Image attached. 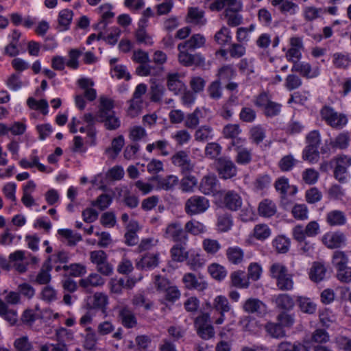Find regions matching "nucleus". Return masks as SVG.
Listing matches in <instances>:
<instances>
[{"label": "nucleus", "mask_w": 351, "mask_h": 351, "mask_svg": "<svg viewBox=\"0 0 351 351\" xmlns=\"http://www.w3.org/2000/svg\"><path fill=\"white\" fill-rule=\"evenodd\" d=\"M351 166V157L341 155L336 159L335 177L341 182H346L348 178V169Z\"/></svg>", "instance_id": "8"}, {"label": "nucleus", "mask_w": 351, "mask_h": 351, "mask_svg": "<svg viewBox=\"0 0 351 351\" xmlns=\"http://www.w3.org/2000/svg\"><path fill=\"white\" fill-rule=\"evenodd\" d=\"M323 13V9L315 6H305L303 8V16L307 21H312L318 19Z\"/></svg>", "instance_id": "56"}, {"label": "nucleus", "mask_w": 351, "mask_h": 351, "mask_svg": "<svg viewBox=\"0 0 351 351\" xmlns=\"http://www.w3.org/2000/svg\"><path fill=\"white\" fill-rule=\"evenodd\" d=\"M332 63L337 69H346L350 65L351 58L348 53H335L332 55Z\"/></svg>", "instance_id": "44"}, {"label": "nucleus", "mask_w": 351, "mask_h": 351, "mask_svg": "<svg viewBox=\"0 0 351 351\" xmlns=\"http://www.w3.org/2000/svg\"><path fill=\"white\" fill-rule=\"evenodd\" d=\"M58 233L64 237L68 241V245L71 246L75 245L77 243L82 239L80 234L74 232L70 229H59Z\"/></svg>", "instance_id": "47"}, {"label": "nucleus", "mask_w": 351, "mask_h": 351, "mask_svg": "<svg viewBox=\"0 0 351 351\" xmlns=\"http://www.w3.org/2000/svg\"><path fill=\"white\" fill-rule=\"evenodd\" d=\"M226 256L230 263L239 265L243 260L244 252L239 247H230L226 250Z\"/></svg>", "instance_id": "39"}, {"label": "nucleus", "mask_w": 351, "mask_h": 351, "mask_svg": "<svg viewBox=\"0 0 351 351\" xmlns=\"http://www.w3.org/2000/svg\"><path fill=\"white\" fill-rule=\"evenodd\" d=\"M233 225L232 219L230 215L223 214L218 217L217 226L219 231L228 232Z\"/></svg>", "instance_id": "59"}, {"label": "nucleus", "mask_w": 351, "mask_h": 351, "mask_svg": "<svg viewBox=\"0 0 351 351\" xmlns=\"http://www.w3.org/2000/svg\"><path fill=\"white\" fill-rule=\"evenodd\" d=\"M204 250L210 255H215L221 249V245L217 240L206 238L202 241Z\"/></svg>", "instance_id": "50"}, {"label": "nucleus", "mask_w": 351, "mask_h": 351, "mask_svg": "<svg viewBox=\"0 0 351 351\" xmlns=\"http://www.w3.org/2000/svg\"><path fill=\"white\" fill-rule=\"evenodd\" d=\"M265 330L267 335L275 339L282 338L286 335L285 330L279 323L269 322L265 325Z\"/></svg>", "instance_id": "43"}, {"label": "nucleus", "mask_w": 351, "mask_h": 351, "mask_svg": "<svg viewBox=\"0 0 351 351\" xmlns=\"http://www.w3.org/2000/svg\"><path fill=\"white\" fill-rule=\"evenodd\" d=\"M167 80L168 89L175 95H178L186 89V86L180 80V75L178 73H169L167 75Z\"/></svg>", "instance_id": "17"}, {"label": "nucleus", "mask_w": 351, "mask_h": 351, "mask_svg": "<svg viewBox=\"0 0 351 351\" xmlns=\"http://www.w3.org/2000/svg\"><path fill=\"white\" fill-rule=\"evenodd\" d=\"M296 160L293 155L284 156L278 162V167L282 171H289L297 165Z\"/></svg>", "instance_id": "54"}, {"label": "nucleus", "mask_w": 351, "mask_h": 351, "mask_svg": "<svg viewBox=\"0 0 351 351\" xmlns=\"http://www.w3.org/2000/svg\"><path fill=\"white\" fill-rule=\"evenodd\" d=\"M258 214L263 217H271L277 211L276 206L274 202L265 199L260 202L258 208Z\"/></svg>", "instance_id": "33"}, {"label": "nucleus", "mask_w": 351, "mask_h": 351, "mask_svg": "<svg viewBox=\"0 0 351 351\" xmlns=\"http://www.w3.org/2000/svg\"><path fill=\"white\" fill-rule=\"evenodd\" d=\"M172 260L176 262H183L188 258V252L180 244L174 245L170 251Z\"/></svg>", "instance_id": "48"}, {"label": "nucleus", "mask_w": 351, "mask_h": 351, "mask_svg": "<svg viewBox=\"0 0 351 351\" xmlns=\"http://www.w3.org/2000/svg\"><path fill=\"white\" fill-rule=\"evenodd\" d=\"M291 71L300 73L306 78H314L319 75V68L318 66L313 67L309 63L305 62H299L293 64Z\"/></svg>", "instance_id": "15"}, {"label": "nucleus", "mask_w": 351, "mask_h": 351, "mask_svg": "<svg viewBox=\"0 0 351 351\" xmlns=\"http://www.w3.org/2000/svg\"><path fill=\"white\" fill-rule=\"evenodd\" d=\"M97 121L104 123L105 128L109 130H114L120 127L121 122L119 119L115 116L114 113L106 115L104 117L96 119Z\"/></svg>", "instance_id": "46"}, {"label": "nucleus", "mask_w": 351, "mask_h": 351, "mask_svg": "<svg viewBox=\"0 0 351 351\" xmlns=\"http://www.w3.org/2000/svg\"><path fill=\"white\" fill-rule=\"evenodd\" d=\"M272 244L278 252L286 253L289 249L290 241L284 236H278L274 239Z\"/></svg>", "instance_id": "57"}, {"label": "nucleus", "mask_w": 351, "mask_h": 351, "mask_svg": "<svg viewBox=\"0 0 351 351\" xmlns=\"http://www.w3.org/2000/svg\"><path fill=\"white\" fill-rule=\"evenodd\" d=\"M276 351H308V350L300 343H291L289 341H285L278 345Z\"/></svg>", "instance_id": "51"}, {"label": "nucleus", "mask_w": 351, "mask_h": 351, "mask_svg": "<svg viewBox=\"0 0 351 351\" xmlns=\"http://www.w3.org/2000/svg\"><path fill=\"white\" fill-rule=\"evenodd\" d=\"M250 138L256 144H259L265 138V130L261 125H254L250 130Z\"/></svg>", "instance_id": "64"}, {"label": "nucleus", "mask_w": 351, "mask_h": 351, "mask_svg": "<svg viewBox=\"0 0 351 351\" xmlns=\"http://www.w3.org/2000/svg\"><path fill=\"white\" fill-rule=\"evenodd\" d=\"M213 308L219 313V317L213 322L217 325L223 324L225 320V313L231 310V305L228 298L224 295H217L213 302Z\"/></svg>", "instance_id": "9"}, {"label": "nucleus", "mask_w": 351, "mask_h": 351, "mask_svg": "<svg viewBox=\"0 0 351 351\" xmlns=\"http://www.w3.org/2000/svg\"><path fill=\"white\" fill-rule=\"evenodd\" d=\"M320 116L322 120L335 129H342L348 123V118L346 114L335 111L328 106H324L321 109Z\"/></svg>", "instance_id": "2"}, {"label": "nucleus", "mask_w": 351, "mask_h": 351, "mask_svg": "<svg viewBox=\"0 0 351 351\" xmlns=\"http://www.w3.org/2000/svg\"><path fill=\"white\" fill-rule=\"evenodd\" d=\"M182 282L186 288L203 291L207 288V283L202 279H197L195 274L187 273L183 276Z\"/></svg>", "instance_id": "20"}, {"label": "nucleus", "mask_w": 351, "mask_h": 351, "mask_svg": "<svg viewBox=\"0 0 351 351\" xmlns=\"http://www.w3.org/2000/svg\"><path fill=\"white\" fill-rule=\"evenodd\" d=\"M271 234V230L265 223H258L255 225L252 232L249 234L246 242L248 244H252L254 241H264Z\"/></svg>", "instance_id": "11"}, {"label": "nucleus", "mask_w": 351, "mask_h": 351, "mask_svg": "<svg viewBox=\"0 0 351 351\" xmlns=\"http://www.w3.org/2000/svg\"><path fill=\"white\" fill-rule=\"evenodd\" d=\"M206 39L199 34L193 35L189 40L178 45V49L187 48L188 49H196L205 45Z\"/></svg>", "instance_id": "28"}, {"label": "nucleus", "mask_w": 351, "mask_h": 351, "mask_svg": "<svg viewBox=\"0 0 351 351\" xmlns=\"http://www.w3.org/2000/svg\"><path fill=\"white\" fill-rule=\"evenodd\" d=\"M208 96L212 99L218 100L222 97V88L219 80L211 82L207 88Z\"/></svg>", "instance_id": "61"}, {"label": "nucleus", "mask_w": 351, "mask_h": 351, "mask_svg": "<svg viewBox=\"0 0 351 351\" xmlns=\"http://www.w3.org/2000/svg\"><path fill=\"white\" fill-rule=\"evenodd\" d=\"M297 302L299 308L302 313L309 315L315 313L317 305L311 298L299 296L297 299Z\"/></svg>", "instance_id": "37"}, {"label": "nucleus", "mask_w": 351, "mask_h": 351, "mask_svg": "<svg viewBox=\"0 0 351 351\" xmlns=\"http://www.w3.org/2000/svg\"><path fill=\"white\" fill-rule=\"evenodd\" d=\"M165 237L175 242H185L188 240V236L183 229L181 223L174 221L170 223L165 231Z\"/></svg>", "instance_id": "6"}, {"label": "nucleus", "mask_w": 351, "mask_h": 351, "mask_svg": "<svg viewBox=\"0 0 351 351\" xmlns=\"http://www.w3.org/2000/svg\"><path fill=\"white\" fill-rule=\"evenodd\" d=\"M147 136V134L145 128L139 125H135L129 130V138L134 143H138V141L143 140Z\"/></svg>", "instance_id": "53"}, {"label": "nucleus", "mask_w": 351, "mask_h": 351, "mask_svg": "<svg viewBox=\"0 0 351 351\" xmlns=\"http://www.w3.org/2000/svg\"><path fill=\"white\" fill-rule=\"evenodd\" d=\"M77 84L84 90V97L89 100L93 101L97 96L95 89L93 88L94 82L92 80L86 77H82L77 80Z\"/></svg>", "instance_id": "27"}, {"label": "nucleus", "mask_w": 351, "mask_h": 351, "mask_svg": "<svg viewBox=\"0 0 351 351\" xmlns=\"http://www.w3.org/2000/svg\"><path fill=\"white\" fill-rule=\"evenodd\" d=\"M270 276L276 280V285L282 291H289L293 287L291 274L287 267L281 263H274L269 267Z\"/></svg>", "instance_id": "1"}, {"label": "nucleus", "mask_w": 351, "mask_h": 351, "mask_svg": "<svg viewBox=\"0 0 351 351\" xmlns=\"http://www.w3.org/2000/svg\"><path fill=\"white\" fill-rule=\"evenodd\" d=\"M323 243L330 249L338 248L345 245L346 235L341 232H329L323 237Z\"/></svg>", "instance_id": "14"}, {"label": "nucleus", "mask_w": 351, "mask_h": 351, "mask_svg": "<svg viewBox=\"0 0 351 351\" xmlns=\"http://www.w3.org/2000/svg\"><path fill=\"white\" fill-rule=\"evenodd\" d=\"M108 304V296L101 292L95 293L92 298L91 308L99 309L103 313H106Z\"/></svg>", "instance_id": "41"}, {"label": "nucleus", "mask_w": 351, "mask_h": 351, "mask_svg": "<svg viewBox=\"0 0 351 351\" xmlns=\"http://www.w3.org/2000/svg\"><path fill=\"white\" fill-rule=\"evenodd\" d=\"M171 162L180 169L183 174H187L194 169V164L191 162L188 154L183 150L173 154L171 157Z\"/></svg>", "instance_id": "7"}, {"label": "nucleus", "mask_w": 351, "mask_h": 351, "mask_svg": "<svg viewBox=\"0 0 351 351\" xmlns=\"http://www.w3.org/2000/svg\"><path fill=\"white\" fill-rule=\"evenodd\" d=\"M238 11L226 9L225 17L227 19V23L232 27H237L242 23L243 17L237 13Z\"/></svg>", "instance_id": "63"}, {"label": "nucleus", "mask_w": 351, "mask_h": 351, "mask_svg": "<svg viewBox=\"0 0 351 351\" xmlns=\"http://www.w3.org/2000/svg\"><path fill=\"white\" fill-rule=\"evenodd\" d=\"M187 48L178 49V60L181 64L191 66H199L204 63L205 59L199 53L191 54L187 52Z\"/></svg>", "instance_id": "12"}, {"label": "nucleus", "mask_w": 351, "mask_h": 351, "mask_svg": "<svg viewBox=\"0 0 351 351\" xmlns=\"http://www.w3.org/2000/svg\"><path fill=\"white\" fill-rule=\"evenodd\" d=\"M302 158L309 162H316L319 158L318 147L307 145L303 152Z\"/></svg>", "instance_id": "62"}, {"label": "nucleus", "mask_w": 351, "mask_h": 351, "mask_svg": "<svg viewBox=\"0 0 351 351\" xmlns=\"http://www.w3.org/2000/svg\"><path fill=\"white\" fill-rule=\"evenodd\" d=\"M218 180L215 176H205L201 180L199 190L205 195H213L217 190Z\"/></svg>", "instance_id": "19"}, {"label": "nucleus", "mask_w": 351, "mask_h": 351, "mask_svg": "<svg viewBox=\"0 0 351 351\" xmlns=\"http://www.w3.org/2000/svg\"><path fill=\"white\" fill-rule=\"evenodd\" d=\"M73 13L72 10L64 9L61 10L58 14V28L60 31L67 30L71 23Z\"/></svg>", "instance_id": "42"}, {"label": "nucleus", "mask_w": 351, "mask_h": 351, "mask_svg": "<svg viewBox=\"0 0 351 351\" xmlns=\"http://www.w3.org/2000/svg\"><path fill=\"white\" fill-rule=\"evenodd\" d=\"M208 269L211 276L217 280H223L227 275L225 267L217 263L211 264Z\"/></svg>", "instance_id": "58"}, {"label": "nucleus", "mask_w": 351, "mask_h": 351, "mask_svg": "<svg viewBox=\"0 0 351 351\" xmlns=\"http://www.w3.org/2000/svg\"><path fill=\"white\" fill-rule=\"evenodd\" d=\"M116 308L118 311V317L124 327L132 328L136 326V318L129 306L120 305Z\"/></svg>", "instance_id": "13"}, {"label": "nucleus", "mask_w": 351, "mask_h": 351, "mask_svg": "<svg viewBox=\"0 0 351 351\" xmlns=\"http://www.w3.org/2000/svg\"><path fill=\"white\" fill-rule=\"evenodd\" d=\"M230 29L223 26L215 35V41L220 45L223 46L231 40Z\"/></svg>", "instance_id": "60"}, {"label": "nucleus", "mask_w": 351, "mask_h": 351, "mask_svg": "<svg viewBox=\"0 0 351 351\" xmlns=\"http://www.w3.org/2000/svg\"><path fill=\"white\" fill-rule=\"evenodd\" d=\"M223 202L227 208L236 211L242 206L241 196L234 191H228L224 195Z\"/></svg>", "instance_id": "21"}, {"label": "nucleus", "mask_w": 351, "mask_h": 351, "mask_svg": "<svg viewBox=\"0 0 351 351\" xmlns=\"http://www.w3.org/2000/svg\"><path fill=\"white\" fill-rule=\"evenodd\" d=\"M203 117L202 109L196 108L195 110L184 117V125L189 129H195L199 124V119Z\"/></svg>", "instance_id": "38"}, {"label": "nucleus", "mask_w": 351, "mask_h": 351, "mask_svg": "<svg viewBox=\"0 0 351 351\" xmlns=\"http://www.w3.org/2000/svg\"><path fill=\"white\" fill-rule=\"evenodd\" d=\"M206 231V226L201 222L192 220L185 224V232L194 235L204 233Z\"/></svg>", "instance_id": "55"}, {"label": "nucleus", "mask_w": 351, "mask_h": 351, "mask_svg": "<svg viewBox=\"0 0 351 351\" xmlns=\"http://www.w3.org/2000/svg\"><path fill=\"white\" fill-rule=\"evenodd\" d=\"M326 221L330 226H342L346 222V217L343 212L334 210L327 213Z\"/></svg>", "instance_id": "40"}, {"label": "nucleus", "mask_w": 351, "mask_h": 351, "mask_svg": "<svg viewBox=\"0 0 351 351\" xmlns=\"http://www.w3.org/2000/svg\"><path fill=\"white\" fill-rule=\"evenodd\" d=\"M289 44L290 48L287 50L285 57L289 62L295 64L302 58V50L304 49L302 38L298 36L291 37Z\"/></svg>", "instance_id": "5"}, {"label": "nucleus", "mask_w": 351, "mask_h": 351, "mask_svg": "<svg viewBox=\"0 0 351 351\" xmlns=\"http://www.w3.org/2000/svg\"><path fill=\"white\" fill-rule=\"evenodd\" d=\"M326 271V267L323 263L314 262L309 270V278L315 282H321L325 278Z\"/></svg>", "instance_id": "25"}, {"label": "nucleus", "mask_w": 351, "mask_h": 351, "mask_svg": "<svg viewBox=\"0 0 351 351\" xmlns=\"http://www.w3.org/2000/svg\"><path fill=\"white\" fill-rule=\"evenodd\" d=\"M216 166L219 176L221 179H230L237 175V167L230 158H219L216 161Z\"/></svg>", "instance_id": "4"}, {"label": "nucleus", "mask_w": 351, "mask_h": 351, "mask_svg": "<svg viewBox=\"0 0 351 351\" xmlns=\"http://www.w3.org/2000/svg\"><path fill=\"white\" fill-rule=\"evenodd\" d=\"M231 145L234 147L237 152V156L235 157V161L239 165H247L252 160V152L246 147H243V143L236 144V141L234 140Z\"/></svg>", "instance_id": "18"}, {"label": "nucleus", "mask_w": 351, "mask_h": 351, "mask_svg": "<svg viewBox=\"0 0 351 351\" xmlns=\"http://www.w3.org/2000/svg\"><path fill=\"white\" fill-rule=\"evenodd\" d=\"M110 10L111 6L109 4H104L98 8V11L101 14V18L98 25L102 28H105L109 21L114 16V14Z\"/></svg>", "instance_id": "45"}, {"label": "nucleus", "mask_w": 351, "mask_h": 351, "mask_svg": "<svg viewBox=\"0 0 351 351\" xmlns=\"http://www.w3.org/2000/svg\"><path fill=\"white\" fill-rule=\"evenodd\" d=\"M271 4L278 7L283 14L294 15L298 10V5L291 0H272Z\"/></svg>", "instance_id": "23"}, {"label": "nucleus", "mask_w": 351, "mask_h": 351, "mask_svg": "<svg viewBox=\"0 0 351 351\" xmlns=\"http://www.w3.org/2000/svg\"><path fill=\"white\" fill-rule=\"evenodd\" d=\"M273 301L277 308L285 311L291 310L295 304L293 299L289 295L285 293L276 295Z\"/></svg>", "instance_id": "34"}, {"label": "nucleus", "mask_w": 351, "mask_h": 351, "mask_svg": "<svg viewBox=\"0 0 351 351\" xmlns=\"http://www.w3.org/2000/svg\"><path fill=\"white\" fill-rule=\"evenodd\" d=\"M225 7H228L227 9L231 10L239 11L241 10L242 5L237 0H216L210 5V10L217 11H220Z\"/></svg>", "instance_id": "26"}, {"label": "nucleus", "mask_w": 351, "mask_h": 351, "mask_svg": "<svg viewBox=\"0 0 351 351\" xmlns=\"http://www.w3.org/2000/svg\"><path fill=\"white\" fill-rule=\"evenodd\" d=\"M241 132L239 125L238 124H228L223 129V134L225 138H231L232 142L234 140L236 144L244 143V139L237 138Z\"/></svg>", "instance_id": "32"}, {"label": "nucleus", "mask_w": 351, "mask_h": 351, "mask_svg": "<svg viewBox=\"0 0 351 351\" xmlns=\"http://www.w3.org/2000/svg\"><path fill=\"white\" fill-rule=\"evenodd\" d=\"M155 180L157 182V187L165 191L172 190L179 182L178 178L174 175H169L165 178L157 176Z\"/></svg>", "instance_id": "31"}, {"label": "nucleus", "mask_w": 351, "mask_h": 351, "mask_svg": "<svg viewBox=\"0 0 351 351\" xmlns=\"http://www.w3.org/2000/svg\"><path fill=\"white\" fill-rule=\"evenodd\" d=\"M159 264V254L147 253L136 263L138 269L150 270L156 267Z\"/></svg>", "instance_id": "16"}, {"label": "nucleus", "mask_w": 351, "mask_h": 351, "mask_svg": "<svg viewBox=\"0 0 351 351\" xmlns=\"http://www.w3.org/2000/svg\"><path fill=\"white\" fill-rule=\"evenodd\" d=\"M209 201L204 197L194 195L185 203V211L189 215H197L205 212L209 208Z\"/></svg>", "instance_id": "3"}, {"label": "nucleus", "mask_w": 351, "mask_h": 351, "mask_svg": "<svg viewBox=\"0 0 351 351\" xmlns=\"http://www.w3.org/2000/svg\"><path fill=\"white\" fill-rule=\"evenodd\" d=\"M51 269V267L47 264L45 263L43 265V267L40 269L39 272L38 273L35 282L38 285H46L51 281V276L50 274V271Z\"/></svg>", "instance_id": "49"}, {"label": "nucleus", "mask_w": 351, "mask_h": 351, "mask_svg": "<svg viewBox=\"0 0 351 351\" xmlns=\"http://www.w3.org/2000/svg\"><path fill=\"white\" fill-rule=\"evenodd\" d=\"M186 22L194 25L203 26L206 20L204 18V12L197 8H190L188 10Z\"/></svg>", "instance_id": "24"}, {"label": "nucleus", "mask_w": 351, "mask_h": 351, "mask_svg": "<svg viewBox=\"0 0 351 351\" xmlns=\"http://www.w3.org/2000/svg\"><path fill=\"white\" fill-rule=\"evenodd\" d=\"M105 283V280L97 273H92L86 278L80 280V286L89 290L93 287L102 286Z\"/></svg>", "instance_id": "22"}, {"label": "nucleus", "mask_w": 351, "mask_h": 351, "mask_svg": "<svg viewBox=\"0 0 351 351\" xmlns=\"http://www.w3.org/2000/svg\"><path fill=\"white\" fill-rule=\"evenodd\" d=\"M125 144L124 137L122 135L114 138L111 143V146L106 149V153L110 158H115L120 152L121 151L123 147Z\"/></svg>", "instance_id": "35"}, {"label": "nucleus", "mask_w": 351, "mask_h": 351, "mask_svg": "<svg viewBox=\"0 0 351 351\" xmlns=\"http://www.w3.org/2000/svg\"><path fill=\"white\" fill-rule=\"evenodd\" d=\"M231 285L239 289H247L250 286V282L245 276V272L241 270L235 271L230 274Z\"/></svg>", "instance_id": "30"}, {"label": "nucleus", "mask_w": 351, "mask_h": 351, "mask_svg": "<svg viewBox=\"0 0 351 351\" xmlns=\"http://www.w3.org/2000/svg\"><path fill=\"white\" fill-rule=\"evenodd\" d=\"M243 309L247 313L263 316L267 313V306L259 299L250 298L244 302L243 304Z\"/></svg>", "instance_id": "10"}, {"label": "nucleus", "mask_w": 351, "mask_h": 351, "mask_svg": "<svg viewBox=\"0 0 351 351\" xmlns=\"http://www.w3.org/2000/svg\"><path fill=\"white\" fill-rule=\"evenodd\" d=\"M197 184V179L192 175L185 176L180 181V189L185 193L193 192Z\"/></svg>", "instance_id": "52"}, {"label": "nucleus", "mask_w": 351, "mask_h": 351, "mask_svg": "<svg viewBox=\"0 0 351 351\" xmlns=\"http://www.w3.org/2000/svg\"><path fill=\"white\" fill-rule=\"evenodd\" d=\"M275 188L282 194V197L287 193L294 195L297 192V188L295 186H290L289 180L285 177H281L276 181Z\"/></svg>", "instance_id": "36"}, {"label": "nucleus", "mask_w": 351, "mask_h": 351, "mask_svg": "<svg viewBox=\"0 0 351 351\" xmlns=\"http://www.w3.org/2000/svg\"><path fill=\"white\" fill-rule=\"evenodd\" d=\"M114 101L107 97L101 96L99 99V110L96 119L114 114Z\"/></svg>", "instance_id": "29"}]
</instances>
